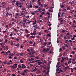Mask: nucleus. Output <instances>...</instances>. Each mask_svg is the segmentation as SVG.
I'll return each mask as SVG.
<instances>
[{
	"label": "nucleus",
	"instance_id": "nucleus-1",
	"mask_svg": "<svg viewBox=\"0 0 76 76\" xmlns=\"http://www.w3.org/2000/svg\"><path fill=\"white\" fill-rule=\"evenodd\" d=\"M40 1V0H38L37 1V2H38V5H39V6H40L41 7H43V5H42V4H41V2Z\"/></svg>",
	"mask_w": 76,
	"mask_h": 76
},
{
	"label": "nucleus",
	"instance_id": "nucleus-2",
	"mask_svg": "<svg viewBox=\"0 0 76 76\" xmlns=\"http://www.w3.org/2000/svg\"><path fill=\"white\" fill-rule=\"evenodd\" d=\"M7 17H8V15L9 16H10L11 17H12V15L11 14H10V13H8L7 12V13L6 14V15Z\"/></svg>",
	"mask_w": 76,
	"mask_h": 76
},
{
	"label": "nucleus",
	"instance_id": "nucleus-3",
	"mask_svg": "<svg viewBox=\"0 0 76 76\" xmlns=\"http://www.w3.org/2000/svg\"><path fill=\"white\" fill-rule=\"evenodd\" d=\"M49 51V49L46 48L45 49V48H44L43 49V52H48Z\"/></svg>",
	"mask_w": 76,
	"mask_h": 76
},
{
	"label": "nucleus",
	"instance_id": "nucleus-4",
	"mask_svg": "<svg viewBox=\"0 0 76 76\" xmlns=\"http://www.w3.org/2000/svg\"><path fill=\"white\" fill-rule=\"evenodd\" d=\"M15 21V22L16 23H17L18 24H20V20H18V19H17V20H16V21Z\"/></svg>",
	"mask_w": 76,
	"mask_h": 76
},
{
	"label": "nucleus",
	"instance_id": "nucleus-5",
	"mask_svg": "<svg viewBox=\"0 0 76 76\" xmlns=\"http://www.w3.org/2000/svg\"><path fill=\"white\" fill-rule=\"evenodd\" d=\"M22 66L21 67L22 68L24 69L26 68V66H25V65L22 64Z\"/></svg>",
	"mask_w": 76,
	"mask_h": 76
},
{
	"label": "nucleus",
	"instance_id": "nucleus-6",
	"mask_svg": "<svg viewBox=\"0 0 76 76\" xmlns=\"http://www.w3.org/2000/svg\"><path fill=\"white\" fill-rule=\"evenodd\" d=\"M37 70V68H36V66L35 67V69L31 71V72H35L36 70Z\"/></svg>",
	"mask_w": 76,
	"mask_h": 76
},
{
	"label": "nucleus",
	"instance_id": "nucleus-7",
	"mask_svg": "<svg viewBox=\"0 0 76 76\" xmlns=\"http://www.w3.org/2000/svg\"><path fill=\"white\" fill-rule=\"evenodd\" d=\"M39 7V8H38V9H37V10H38V11H40L41 10H42V8L40 7Z\"/></svg>",
	"mask_w": 76,
	"mask_h": 76
},
{
	"label": "nucleus",
	"instance_id": "nucleus-8",
	"mask_svg": "<svg viewBox=\"0 0 76 76\" xmlns=\"http://www.w3.org/2000/svg\"><path fill=\"white\" fill-rule=\"evenodd\" d=\"M18 1H17L16 3V5L17 6H18V4H21V3H18Z\"/></svg>",
	"mask_w": 76,
	"mask_h": 76
},
{
	"label": "nucleus",
	"instance_id": "nucleus-9",
	"mask_svg": "<svg viewBox=\"0 0 76 76\" xmlns=\"http://www.w3.org/2000/svg\"><path fill=\"white\" fill-rule=\"evenodd\" d=\"M29 21V20H27V19H25V20H23V22L25 23H26V21Z\"/></svg>",
	"mask_w": 76,
	"mask_h": 76
},
{
	"label": "nucleus",
	"instance_id": "nucleus-10",
	"mask_svg": "<svg viewBox=\"0 0 76 76\" xmlns=\"http://www.w3.org/2000/svg\"><path fill=\"white\" fill-rule=\"evenodd\" d=\"M35 57V58L36 59H39V56H37V57Z\"/></svg>",
	"mask_w": 76,
	"mask_h": 76
},
{
	"label": "nucleus",
	"instance_id": "nucleus-11",
	"mask_svg": "<svg viewBox=\"0 0 76 76\" xmlns=\"http://www.w3.org/2000/svg\"><path fill=\"white\" fill-rule=\"evenodd\" d=\"M61 19V18L59 19V20H60V23H62L63 22V20H62Z\"/></svg>",
	"mask_w": 76,
	"mask_h": 76
},
{
	"label": "nucleus",
	"instance_id": "nucleus-12",
	"mask_svg": "<svg viewBox=\"0 0 76 76\" xmlns=\"http://www.w3.org/2000/svg\"><path fill=\"white\" fill-rule=\"evenodd\" d=\"M17 20L15 19L14 18H13L11 19V21H16Z\"/></svg>",
	"mask_w": 76,
	"mask_h": 76
},
{
	"label": "nucleus",
	"instance_id": "nucleus-13",
	"mask_svg": "<svg viewBox=\"0 0 76 76\" xmlns=\"http://www.w3.org/2000/svg\"><path fill=\"white\" fill-rule=\"evenodd\" d=\"M21 10H22V11H25V8L22 7Z\"/></svg>",
	"mask_w": 76,
	"mask_h": 76
},
{
	"label": "nucleus",
	"instance_id": "nucleus-14",
	"mask_svg": "<svg viewBox=\"0 0 76 76\" xmlns=\"http://www.w3.org/2000/svg\"><path fill=\"white\" fill-rule=\"evenodd\" d=\"M37 35H41V31H40V32H38V33H37Z\"/></svg>",
	"mask_w": 76,
	"mask_h": 76
},
{
	"label": "nucleus",
	"instance_id": "nucleus-15",
	"mask_svg": "<svg viewBox=\"0 0 76 76\" xmlns=\"http://www.w3.org/2000/svg\"><path fill=\"white\" fill-rule=\"evenodd\" d=\"M8 40L7 39H5V41L4 42V44H6Z\"/></svg>",
	"mask_w": 76,
	"mask_h": 76
},
{
	"label": "nucleus",
	"instance_id": "nucleus-16",
	"mask_svg": "<svg viewBox=\"0 0 76 76\" xmlns=\"http://www.w3.org/2000/svg\"><path fill=\"white\" fill-rule=\"evenodd\" d=\"M7 61H4L3 62V64L4 63V64H6V63H7Z\"/></svg>",
	"mask_w": 76,
	"mask_h": 76
},
{
	"label": "nucleus",
	"instance_id": "nucleus-17",
	"mask_svg": "<svg viewBox=\"0 0 76 76\" xmlns=\"http://www.w3.org/2000/svg\"><path fill=\"white\" fill-rule=\"evenodd\" d=\"M37 63H38V65H40L42 64V62H37Z\"/></svg>",
	"mask_w": 76,
	"mask_h": 76
},
{
	"label": "nucleus",
	"instance_id": "nucleus-18",
	"mask_svg": "<svg viewBox=\"0 0 76 76\" xmlns=\"http://www.w3.org/2000/svg\"><path fill=\"white\" fill-rule=\"evenodd\" d=\"M21 75H25V72H23L22 73H19Z\"/></svg>",
	"mask_w": 76,
	"mask_h": 76
},
{
	"label": "nucleus",
	"instance_id": "nucleus-19",
	"mask_svg": "<svg viewBox=\"0 0 76 76\" xmlns=\"http://www.w3.org/2000/svg\"><path fill=\"white\" fill-rule=\"evenodd\" d=\"M23 60L22 59H21L20 60V62H21V63H23Z\"/></svg>",
	"mask_w": 76,
	"mask_h": 76
},
{
	"label": "nucleus",
	"instance_id": "nucleus-20",
	"mask_svg": "<svg viewBox=\"0 0 76 76\" xmlns=\"http://www.w3.org/2000/svg\"><path fill=\"white\" fill-rule=\"evenodd\" d=\"M19 45H20L18 43V44H17L16 45H15V46H16V47H18Z\"/></svg>",
	"mask_w": 76,
	"mask_h": 76
},
{
	"label": "nucleus",
	"instance_id": "nucleus-21",
	"mask_svg": "<svg viewBox=\"0 0 76 76\" xmlns=\"http://www.w3.org/2000/svg\"><path fill=\"white\" fill-rule=\"evenodd\" d=\"M34 59L33 58H31V59H30V60H29L30 61H34Z\"/></svg>",
	"mask_w": 76,
	"mask_h": 76
},
{
	"label": "nucleus",
	"instance_id": "nucleus-22",
	"mask_svg": "<svg viewBox=\"0 0 76 76\" xmlns=\"http://www.w3.org/2000/svg\"><path fill=\"white\" fill-rule=\"evenodd\" d=\"M41 72H40V70H39L37 71V72H36V73L37 74H39Z\"/></svg>",
	"mask_w": 76,
	"mask_h": 76
},
{
	"label": "nucleus",
	"instance_id": "nucleus-23",
	"mask_svg": "<svg viewBox=\"0 0 76 76\" xmlns=\"http://www.w3.org/2000/svg\"><path fill=\"white\" fill-rule=\"evenodd\" d=\"M31 63H34V61H30L29 62V64H31Z\"/></svg>",
	"mask_w": 76,
	"mask_h": 76
},
{
	"label": "nucleus",
	"instance_id": "nucleus-24",
	"mask_svg": "<svg viewBox=\"0 0 76 76\" xmlns=\"http://www.w3.org/2000/svg\"><path fill=\"white\" fill-rule=\"evenodd\" d=\"M22 12H25V11H22L21 13V15H24L22 13Z\"/></svg>",
	"mask_w": 76,
	"mask_h": 76
},
{
	"label": "nucleus",
	"instance_id": "nucleus-25",
	"mask_svg": "<svg viewBox=\"0 0 76 76\" xmlns=\"http://www.w3.org/2000/svg\"><path fill=\"white\" fill-rule=\"evenodd\" d=\"M34 7H35V8H39V6H37L36 5V6H34Z\"/></svg>",
	"mask_w": 76,
	"mask_h": 76
},
{
	"label": "nucleus",
	"instance_id": "nucleus-26",
	"mask_svg": "<svg viewBox=\"0 0 76 76\" xmlns=\"http://www.w3.org/2000/svg\"><path fill=\"white\" fill-rule=\"evenodd\" d=\"M32 38L35 39V36H30Z\"/></svg>",
	"mask_w": 76,
	"mask_h": 76
},
{
	"label": "nucleus",
	"instance_id": "nucleus-27",
	"mask_svg": "<svg viewBox=\"0 0 76 76\" xmlns=\"http://www.w3.org/2000/svg\"><path fill=\"white\" fill-rule=\"evenodd\" d=\"M35 53V52L34 51L32 52V54L33 55Z\"/></svg>",
	"mask_w": 76,
	"mask_h": 76
},
{
	"label": "nucleus",
	"instance_id": "nucleus-28",
	"mask_svg": "<svg viewBox=\"0 0 76 76\" xmlns=\"http://www.w3.org/2000/svg\"><path fill=\"white\" fill-rule=\"evenodd\" d=\"M68 42H70L71 43V44H72V42H73L71 40H69V41L68 40Z\"/></svg>",
	"mask_w": 76,
	"mask_h": 76
},
{
	"label": "nucleus",
	"instance_id": "nucleus-29",
	"mask_svg": "<svg viewBox=\"0 0 76 76\" xmlns=\"http://www.w3.org/2000/svg\"><path fill=\"white\" fill-rule=\"evenodd\" d=\"M66 10V9H65L63 10V11L64 12H65Z\"/></svg>",
	"mask_w": 76,
	"mask_h": 76
},
{
	"label": "nucleus",
	"instance_id": "nucleus-30",
	"mask_svg": "<svg viewBox=\"0 0 76 76\" xmlns=\"http://www.w3.org/2000/svg\"><path fill=\"white\" fill-rule=\"evenodd\" d=\"M64 45H65V47H68V46L66 44H64Z\"/></svg>",
	"mask_w": 76,
	"mask_h": 76
},
{
	"label": "nucleus",
	"instance_id": "nucleus-31",
	"mask_svg": "<svg viewBox=\"0 0 76 76\" xmlns=\"http://www.w3.org/2000/svg\"><path fill=\"white\" fill-rule=\"evenodd\" d=\"M15 16L16 17H17V16H18V13H16L15 14Z\"/></svg>",
	"mask_w": 76,
	"mask_h": 76
},
{
	"label": "nucleus",
	"instance_id": "nucleus-32",
	"mask_svg": "<svg viewBox=\"0 0 76 76\" xmlns=\"http://www.w3.org/2000/svg\"><path fill=\"white\" fill-rule=\"evenodd\" d=\"M17 67V66H12V68H16Z\"/></svg>",
	"mask_w": 76,
	"mask_h": 76
},
{
	"label": "nucleus",
	"instance_id": "nucleus-33",
	"mask_svg": "<svg viewBox=\"0 0 76 76\" xmlns=\"http://www.w3.org/2000/svg\"><path fill=\"white\" fill-rule=\"evenodd\" d=\"M62 51V49H61V48H60L59 51L60 52H61Z\"/></svg>",
	"mask_w": 76,
	"mask_h": 76
},
{
	"label": "nucleus",
	"instance_id": "nucleus-34",
	"mask_svg": "<svg viewBox=\"0 0 76 76\" xmlns=\"http://www.w3.org/2000/svg\"><path fill=\"white\" fill-rule=\"evenodd\" d=\"M32 22V21H30L27 23V24L28 23V24H30Z\"/></svg>",
	"mask_w": 76,
	"mask_h": 76
},
{
	"label": "nucleus",
	"instance_id": "nucleus-35",
	"mask_svg": "<svg viewBox=\"0 0 76 76\" xmlns=\"http://www.w3.org/2000/svg\"><path fill=\"white\" fill-rule=\"evenodd\" d=\"M33 43V42L32 41H30V42H29V43L30 44H31V45Z\"/></svg>",
	"mask_w": 76,
	"mask_h": 76
},
{
	"label": "nucleus",
	"instance_id": "nucleus-36",
	"mask_svg": "<svg viewBox=\"0 0 76 76\" xmlns=\"http://www.w3.org/2000/svg\"><path fill=\"white\" fill-rule=\"evenodd\" d=\"M20 53H18L16 54L17 56H20Z\"/></svg>",
	"mask_w": 76,
	"mask_h": 76
},
{
	"label": "nucleus",
	"instance_id": "nucleus-37",
	"mask_svg": "<svg viewBox=\"0 0 76 76\" xmlns=\"http://www.w3.org/2000/svg\"><path fill=\"white\" fill-rule=\"evenodd\" d=\"M66 9L68 10H70V7H68L66 8Z\"/></svg>",
	"mask_w": 76,
	"mask_h": 76
},
{
	"label": "nucleus",
	"instance_id": "nucleus-38",
	"mask_svg": "<svg viewBox=\"0 0 76 76\" xmlns=\"http://www.w3.org/2000/svg\"><path fill=\"white\" fill-rule=\"evenodd\" d=\"M33 22H34L33 23V25H35V24H36V22H35L34 21H33Z\"/></svg>",
	"mask_w": 76,
	"mask_h": 76
},
{
	"label": "nucleus",
	"instance_id": "nucleus-39",
	"mask_svg": "<svg viewBox=\"0 0 76 76\" xmlns=\"http://www.w3.org/2000/svg\"><path fill=\"white\" fill-rule=\"evenodd\" d=\"M34 50V49H32V48H31L30 49V52Z\"/></svg>",
	"mask_w": 76,
	"mask_h": 76
},
{
	"label": "nucleus",
	"instance_id": "nucleus-40",
	"mask_svg": "<svg viewBox=\"0 0 76 76\" xmlns=\"http://www.w3.org/2000/svg\"><path fill=\"white\" fill-rule=\"evenodd\" d=\"M12 1L13 3H15L16 2V1L15 0H12Z\"/></svg>",
	"mask_w": 76,
	"mask_h": 76
},
{
	"label": "nucleus",
	"instance_id": "nucleus-41",
	"mask_svg": "<svg viewBox=\"0 0 76 76\" xmlns=\"http://www.w3.org/2000/svg\"><path fill=\"white\" fill-rule=\"evenodd\" d=\"M18 68H22L21 66L20 65H18Z\"/></svg>",
	"mask_w": 76,
	"mask_h": 76
},
{
	"label": "nucleus",
	"instance_id": "nucleus-42",
	"mask_svg": "<svg viewBox=\"0 0 76 76\" xmlns=\"http://www.w3.org/2000/svg\"><path fill=\"white\" fill-rule=\"evenodd\" d=\"M68 69V68H66V67H64V69H65V70H67V69Z\"/></svg>",
	"mask_w": 76,
	"mask_h": 76
},
{
	"label": "nucleus",
	"instance_id": "nucleus-43",
	"mask_svg": "<svg viewBox=\"0 0 76 76\" xmlns=\"http://www.w3.org/2000/svg\"><path fill=\"white\" fill-rule=\"evenodd\" d=\"M5 48L6 49H7V50H8V46H7L5 47Z\"/></svg>",
	"mask_w": 76,
	"mask_h": 76
},
{
	"label": "nucleus",
	"instance_id": "nucleus-44",
	"mask_svg": "<svg viewBox=\"0 0 76 76\" xmlns=\"http://www.w3.org/2000/svg\"><path fill=\"white\" fill-rule=\"evenodd\" d=\"M28 71L27 69H26L25 70H24V72L26 73L27 71Z\"/></svg>",
	"mask_w": 76,
	"mask_h": 76
},
{
	"label": "nucleus",
	"instance_id": "nucleus-45",
	"mask_svg": "<svg viewBox=\"0 0 76 76\" xmlns=\"http://www.w3.org/2000/svg\"><path fill=\"white\" fill-rule=\"evenodd\" d=\"M31 15H35V13H34V12H31Z\"/></svg>",
	"mask_w": 76,
	"mask_h": 76
},
{
	"label": "nucleus",
	"instance_id": "nucleus-46",
	"mask_svg": "<svg viewBox=\"0 0 76 76\" xmlns=\"http://www.w3.org/2000/svg\"><path fill=\"white\" fill-rule=\"evenodd\" d=\"M25 31H26V33H28V30H27V29H26L25 30Z\"/></svg>",
	"mask_w": 76,
	"mask_h": 76
},
{
	"label": "nucleus",
	"instance_id": "nucleus-47",
	"mask_svg": "<svg viewBox=\"0 0 76 76\" xmlns=\"http://www.w3.org/2000/svg\"><path fill=\"white\" fill-rule=\"evenodd\" d=\"M44 7H48V4H44Z\"/></svg>",
	"mask_w": 76,
	"mask_h": 76
},
{
	"label": "nucleus",
	"instance_id": "nucleus-48",
	"mask_svg": "<svg viewBox=\"0 0 76 76\" xmlns=\"http://www.w3.org/2000/svg\"><path fill=\"white\" fill-rule=\"evenodd\" d=\"M37 26V24H36V25H35V26H33V27L35 28Z\"/></svg>",
	"mask_w": 76,
	"mask_h": 76
},
{
	"label": "nucleus",
	"instance_id": "nucleus-49",
	"mask_svg": "<svg viewBox=\"0 0 76 76\" xmlns=\"http://www.w3.org/2000/svg\"><path fill=\"white\" fill-rule=\"evenodd\" d=\"M20 56H23V53H20Z\"/></svg>",
	"mask_w": 76,
	"mask_h": 76
},
{
	"label": "nucleus",
	"instance_id": "nucleus-50",
	"mask_svg": "<svg viewBox=\"0 0 76 76\" xmlns=\"http://www.w3.org/2000/svg\"><path fill=\"white\" fill-rule=\"evenodd\" d=\"M26 18L27 19H28V18H29V16L28 15L27 16H26Z\"/></svg>",
	"mask_w": 76,
	"mask_h": 76
},
{
	"label": "nucleus",
	"instance_id": "nucleus-51",
	"mask_svg": "<svg viewBox=\"0 0 76 76\" xmlns=\"http://www.w3.org/2000/svg\"><path fill=\"white\" fill-rule=\"evenodd\" d=\"M1 47H2V48H5V46H4L3 45H1Z\"/></svg>",
	"mask_w": 76,
	"mask_h": 76
},
{
	"label": "nucleus",
	"instance_id": "nucleus-52",
	"mask_svg": "<svg viewBox=\"0 0 76 76\" xmlns=\"http://www.w3.org/2000/svg\"><path fill=\"white\" fill-rule=\"evenodd\" d=\"M7 52V53H11V52L9 50H8L7 52Z\"/></svg>",
	"mask_w": 76,
	"mask_h": 76
},
{
	"label": "nucleus",
	"instance_id": "nucleus-53",
	"mask_svg": "<svg viewBox=\"0 0 76 76\" xmlns=\"http://www.w3.org/2000/svg\"><path fill=\"white\" fill-rule=\"evenodd\" d=\"M70 35V34L69 33H66V35L69 36Z\"/></svg>",
	"mask_w": 76,
	"mask_h": 76
},
{
	"label": "nucleus",
	"instance_id": "nucleus-54",
	"mask_svg": "<svg viewBox=\"0 0 76 76\" xmlns=\"http://www.w3.org/2000/svg\"><path fill=\"white\" fill-rule=\"evenodd\" d=\"M6 4V3H5V2H2V3H1V4Z\"/></svg>",
	"mask_w": 76,
	"mask_h": 76
},
{
	"label": "nucleus",
	"instance_id": "nucleus-55",
	"mask_svg": "<svg viewBox=\"0 0 76 76\" xmlns=\"http://www.w3.org/2000/svg\"><path fill=\"white\" fill-rule=\"evenodd\" d=\"M67 37H66V36H64V39H66Z\"/></svg>",
	"mask_w": 76,
	"mask_h": 76
},
{
	"label": "nucleus",
	"instance_id": "nucleus-56",
	"mask_svg": "<svg viewBox=\"0 0 76 76\" xmlns=\"http://www.w3.org/2000/svg\"><path fill=\"white\" fill-rule=\"evenodd\" d=\"M45 72H46V70H45L42 71V72H43V73H45Z\"/></svg>",
	"mask_w": 76,
	"mask_h": 76
},
{
	"label": "nucleus",
	"instance_id": "nucleus-57",
	"mask_svg": "<svg viewBox=\"0 0 76 76\" xmlns=\"http://www.w3.org/2000/svg\"><path fill=\"white\" fill-rule=\"evenodd\" d=\"M18 7H20V8H22V5H20V6H18Z\"/></svg>",
	"mask_w": 76,
	"mask_h": 76
},
{
	"label": "nucleus",
	"instance_id": "nucleus-58",
	"mask_svg": "<svg viewBox=\"0 0 76 76\" xmlns=\"http://www.w3.org/2000/svg\"><path fill=\"white\" fill-rule=\"evenodd\" d=\"M42 16L41 15H40V16H39V18H42Z\"/></svg>",
	"mask_w": 76,
	"mask_h": 76
},
{
	"label": "nucleus",
	"instance_id": "nucleus-59",
	"mask_svg": "<svg viewBox=\"0 0 76 76\" xmlns=\"http://www.w3.org/2000/svg\"><path fill=\"white\" fill-rule=\"evenodd\" d=\"M74 39H75L74 37H72V38H71V40H74Z\"/></svg>",
	"mask_w": 76,
	"mask_h": 76
},
{
	"label": "nucleus",
	"instance_id": "nucleus-60",
	"mask_svg": "<svg viewBox=\"0 0 76 76\" xmlns=\"http://www.w3.org/2000/svg\"><path fill=\"white\" fill-rule=\"evenodd\" d=\"M62 32L63 33L65 32V30H62Z\"/></svg>",
	"mask_w": 76,
	"mask_h": 76
},
{
	"label": "nucleus",
	"instance_id": "nucleus-61",
	"mask_svg": "<svg viewBox=\"0 0 76 76\" xmlns=\"http://www.w3.org/2000/svg\"><path fill=\"white\" fill-rule=\"evenodd\" d=\"M6 32H7V31L6 30H5V31H4L2 32H3V33H6Z\"/></svg>",
	"mask_w": 76,
	"mask_h": 76
},
{
	"label": "nucleus",
	"instance_id": "nucleus-62",
	"mask_svg": "<svg viewBox=\"0 0 76 76\" xmlns=\"http://www.w3.org/2000/svg\"><path fill=\"white\" fill-rule=\"evenodd\" d=\"M12 26H13V25H15V23H14V22H12Z\"/></svg>",
	"mask_w": 76,
	"mask_h": 76
},
{
	"label": "nucleus",
	"instance_id": "nucleus-63",
	"mask_svg": "<svg viewBox=\"0 0 76 76\" xmlns=\"http://www.w3.org/2000/svg\"><path fill=\"white\" fill-rule=\"evenodd\" d=\"M30 8H32V5L31 4L30 5Z\"/></svg>",
	"mask_w": 76,
	"mask_h": 76
},
{
	"label": "nucleus",
	"instance_id": "nucleus-64",
	"mask_svg": "<svg viewBox=\"0 0 76 76\" xmlns=\"http://www.w3.org/2000/svg\"><path fill=\"white\" fill-rule=\"evenodd\" d=\"M51 44V42H49L48 43V45H50V44Z\"/></svg>",
	"mask_w": 76,
	"mask_h": 76
}]
</instances>
